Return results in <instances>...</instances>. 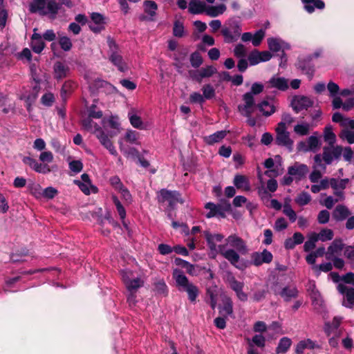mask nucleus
I'll return each mask as SVG.
<instances>
[{
	"mask_svg": "<svg viewBox=\"0 0 354 354\" xmlns=\"http://www.w3.org/2000/svg\"><path fill=\"white\" fill-rule=\"evenodd\" d=\"M311 100L305 96H295L291 102L292 109L297 112H299L304 109H306L312 105Z\"/></svg>",
	"mask_w": 354,
	"mask_h": 354,
	"instance_id": "aec40b11",
	"label": "nucleus"
},
{
	"mask_svg": "<svg viewBox=\"0 0 354 354\" xmlns=\"http://www.w3.org/2000/svg\"><path fill=\"white\" fill-rule=\"evenodd\" d=\"M28 255V250L26 248H22L20 251L17 250L15 252L12 253L10 255V260L13 263L21 262L24 261L22 257Z\"/></svg>",
	"mask_w": 354,
	"mask_h": 354,
	"instance_id": "5fc2aeb1",
	"label": "nucleus"
},
{
	"mask_svg": "<svg viewBox=\"0 0 354 354\" xmlns=\"http://www.w3.org/2000/svg\"><path fill=\"white\" fill-rule=\"evenodd\" d=\"M241 28L238 25L232 26L231 29L229 28H223L221 30V33L224 37L225 41L227 43H232L236 41L241 35Z\"/></svg>",
	"mask_w": 354,
	"mask_h": 354,
	"instance_id": "f3484780",
	"label": "nucleus"
},
{
	"mask_svg": "<svg viewBox=\"0 0 354 354\" xmlns=\"http://www.w3.org/2000/svg\"><path fill=\"white\" fill-rule=\"evenodd\" d=\"M89 23L90 29L94 32H100L104 28L105 20L104 17L97 12H93Z\"/></svg>",
	"mask_w": 354,
	"mask_h": 354,
	"instance_id": "6ab92c4d",
	"label": "nucleus"
},
{
	"mask_svg": "<svg viewBox=\"0 0 354 354\" xmlns=\"http://www.w3.org/2000/svg\"><path fill=\"white\" fill-rule=\"evenodd\" d=\"M266 35L265 30L260 29L252 35V44L254 46H258L261 44Z\"/></svg>",
	"mask_w": 354,
	"mask_h": 354,
	"instance_id": "774afa93",
	"label": "nucleus"
},
{
	"mask_svg": "<svg viewBox=\"0 0 354 354\" xmlns=\"http://www.w3.org/2000/svg\"><path fill=\"white\" fill-rule=\"evenodd\" d=\"M175 263L177 266L181 267L182 268H185L187 272L189 274H192L194 269L193 265L180 258H176Z\"/></svg>",
	"mask_w": 354,
	"mask_h": 354,
	"instance_id": "69168bd1",
	"label": "nucleus"
},
{
	"mask_svg": "<svg viewBox=\"0 0 354 354\" xmlns=\"http://www.w3.org/2000/svg\"><path fill=\"white\" fill-rule=\"evenodd\" d=\"M292 340L287 337H282L276 348L277 354H285L290 348Z\"/></svg>",
	"mask_w": 354,
	"mask_h": 354,
	"instance_id": "a19ab883",
	"label": "nucleus"
},
{
	"mask_svg": "<svg viewBox=\"0 0 354 354\" xmlns=\"http://www.w3.org/2000/svg\"><path fill=\"white\" fill-rule=\"evenodd\" d=\"M333 106L334 109L342 108L343 110L348 111L354 106V100L353 98H349L343 102L339 97H335L333 100Z\"/></svg>",
	"mask_w": 354,
	"mask_h": 354,
	"instance_id": "c9c22d12",
	"label": "nucleus"
},
{
	"mask_svg": "<svg viewBox=\"0 0 354 354\" xmlns=\"http://www.w3.org/2000/svg\"><path fill=\"white\" fill-rule=\"evenodd\" d=\"M154 289L157 294L167 296L168 295V288L163 280L158 281L154 283Z\"/></svg>",
	"mask_w": 354,
	"mask_h": 354,
	"instance_id": "4d7b16f0",
	"label": "nucleus"
},
{
	"mask_svg": "<svg viewBox=\"0 0 354 354\" xmlns=\"http://www.w3.org/2000/svg\"><path fill=\"white\" fill-rule=\"evenodd\" d=\"M268 87L285 91L288 88V80L284 77L275 75L268 82Z\"/></svg>",
	"mask_w": 354,
	"mask_h": 354,
	"instance_id": "393cba45",
	"label": "nucleus"
},
{
	"mask_svg": "<svg viewBox=\"0 0 354 354\" xmlns=\"http://www.w3.org/2000/svg\"><path fill=\"white\" fill-rule=\"evenodd\" d=\"M337 288L339 293L346 295V300L350 305H354V288H348L344 283H339Z\"/></svg>",
	"mask_w": 354,
	"mask_h": 354,
	"instance_id": "4c0bfd02",
	"label": "nucleus"
},
{
	"mask_svg": "<svg viewBox=\"0 0 354 354\" xmlns=\"http://www.w3.org/2000/svg\"><path fill=\"white\" fill-rule=\"evenodd\" d=\"M273 256L272 253L267 250L263 252H254L251 254L252 263L256 266H261L263 263H269L272 261Z\"/></svg>",
	"mask_w": 354,
	"mask_h": 354,
	"instance_id": "f8f14e48",
	"label": "nucleus"
},
{
	"mask_svg": "<svg viewBox=\"0 0 354 354\" xmlns=\"http://www.w3.org/2000/svg\"><path fill=\"white\" fill-rule=\"evenodd\" d=\"M324 139L329 146H334L336 142V136L333 131V127L330 125H328L324 128Z\"/></svg>",
	"mask_w": 354,
	"mask_h": 354,
	"instance_id": "c03bdc74",
	"label": "nucleus"
},
{
	"mask_svg": "<svg viewBox=\"0 0 354 354\" xmlns=\"http://www.w3.org/2000/svg\"><path fill=\"white\" fill-rule=\"evenodd\" d=\"M54 76L57 80L66 77L69 73V67L63 62H57L53 66Z\"/></svg>",
	"mask_w": 354,
	"mask_h": 354,
	"instance_id": "2f4dec72",
	"label": "nucleus"
},
{
	"mask_svg": "<svg viewBox=\"0 0 354 354\" xmlns=\"http://www.w3.org/2000/svg\"><path fill=\"white\" fill-rule=\"evenodd\" d=\"M96 137L100 140V143L113 156H117L118 153L111 142L109 136L106 134L102 129L95 133Z\"/></svg>",
	"mask_w": 354,
	"mask_h": 354,
	"instance_id": "4be33fe9",
	"label": "nucleus"
},
{
	"mask_svg": "<svg viewBox=\"0 0 354 354\" xmlns=\"http://www.w3.org/2000/svg\"><path fill=\"white\" fill-rule=\"evenodd\" d=\"M207 6L201 0H190L189 3V12L194 15L206 13Z\"/></svg>",
	"mask_w": 354,
	"mask_h": 354,
	"instance_id": "cd10ccee",
	"label": "nucleus"
},
{
	"mask_svg": "<svg viewBox=\"0 0 354 354\" xmlns=\"http://www.w3.org/2000/svg\"><path fill=\"white\" fill-rule=\"evenodd\" d=\"M316 245H304V250L306 252H309L306 257V261L310 265L315 264L316 258L322 257L324 254L326 255V253L324 247H319L313 251V250L316 248Z\"/></svg>",
	"mask_w": 354,
	"mask_h": 354,
	"instance_id": "9d476101",
	"label": "nucleus"
},
{
	"mask_svg": "<svg viewBox=\"0 0 354 354\" xmlns=\"http://www.w3.org/2000/svg\"><path fill=\"white\" fill-rule=\"evenodd\" d=\"M112 200H113V203L115 204V205L116 207L118 213L120 218L122 221H124V219L126 217V210H125L124 206L122 205V203H120L119 198L116 196L113 195L112 196Z\"/></svg>",
	"mask_w": 354,
	"mask_h": 354,
	"instance_id": "13d9d810",
	"label": "nucleus"
},
{
	"mask_svg": "<svg viewBox=\"0 0 354 354\" xmlns=\"http://www.w3.org/2000/svg\"><path fill=\"white\" fill-rule=\"evenodd\" d=\"M244 104L239 106L242 115L249 116L254 110V101L251 93H247L243 95Z\"/></svg>",
	"mask_w": 354,
	"mask_h": 354,
	"instance_id": "dca6fc26",
	"label": "nucleus"
},
{
	"mask_svg": "<svg viewBox=\"0 0 354 354\" xmlns=\"http://www.w3.org/2000/svg\"><path fill=\"white\" fill-rule=\"evenodd\" d=\"M315 165L313 166L314 170L310 174L309 178L312 183H317L322 177V174L317 170L318 168H322L323 170L326 169V166L322 163L321 154H316L314 157Z\"/></svg>",
	"mask_w": 354,
	"mask_h": 354,
	"instance_id": "412c9836",
	"label": "nucleus"
},
{
	"mask_svg": "<svg viewBox=\"0 0 354 354\" xmlns=\"http://www.w3.org/2000/svg\"><path fill=\"white\" fill-rule=\"evenodd\" d=\"M59 44L64 51H68L72 47V42L69 37L66 36H60L59 38Z\"/></svg>",
	"mask_w": 354,
	"mask_h": 354,
	"instance_id": "338daca9",
	"label": "nucleus"
},
{
	"mask_svg": "<svg viewBox=\"0 0 354 354\" xmlns=\"http://www.w3.org/2000/svg\"><path fill=\"white\" fill-rule=\"evenodd\" d=\"M278 105V102L275 99L267 98L259 104V108L264 115L269 116L276 111Z\"/></svg>",
	"mask_w": 354,
	"mask_h": 354,
	"instance_id": "2eb2a0df",
	"label": "nucleus"
},
{
	"mask_svg": "<svg viewBox=\"0 0 354 354\" xmlns=\"http://www.w3.org/2000/svg\"><path fill=\"white\" fill-rule=\"evenodd\" d=\"M223 256L232 264L237 263L239 260V255L234 250L230 249L223 253Z\"/></svg>",
	"mask_w": 354,
	"mask_h": 354,
	"instance_id": "0e129e2a",
	"label": "nucleus"
},
{
	"mask_svg": "<svg viewBox=\"0 0 354 354\" xmlns=\"http://www.w3.org/2000/svg\"><path fill=\"white\" fill-rule=\"evenodd\" d=\"M40 87L37 84L32 86L24 87L19 94V99L24 101L28 112L31 111V106L37 98Z\"/></svg>",
	"mask_w": 354,
	"mask_h": 354,
	"instance_id": "7ed1b4c3",
	"label": "nucleus"
},
{
	"mask_svg": "<svg viewBox=\"0 0 354 354\" xmlns=\"http://www.w3.org/2000/svg\"><path fill=\"white\" fill-rule=\"evenodd\" d=\"M82 124L86 129L94 133H96L101 129V127L97 123L94 122L90 118L84 119L82 121Z\"/></svg>",
	"mask_w": 354,
	"mask_h": 354,
	"instance_id": "3c124183",
	"label": "nucleus"
},
{
	"mask_svg": "<svg viewBox=\"0 0 354 354\" xmlns=\"http://www.w3.org/2000/svg\"><path fill=\"white\" fill-rule=\"evenodd\" d=\"M144 286V281L140 277L131 279L125 287L128 291L137 292L138 290Z\"/></svg>",
	"mask_w": 354,
	"mask_h": 354,
	"instance_id": "49530a36",
	"label": "nucleus"
},
{
	"mask_svg": "<svg viewBox=\"0 0 354 354\" xmlns=\"http://www.w3.org/2000/svg\"><path fill=\"white\" fill-rule=\"evenodd\" d=\"M227 282L230 285V288L233 290L235 292L243 290L244 287V283L243 282L237 281L233 275H230L227 277Z\"/></svg>",
	"mask_w": 354,
	"mask_h": 354,
	"instance_id": "603ef678",
	"label": "nucleus"
},
{
	"mask_svg": "<svg viewBox=\"0 0 354 354\" xmlns=\"http://www.w3.org/2000/svg\"><path fill=\"white\" fill-rule=\"evenodd\" d=\"M128 118L131 126L138 129H145V125L142 118L138 115V111L134 108L130 109L128 113Z\"/></svg>",
	"mask_w": 354,
	"mask_h": 354,
	"instance_id": "b1692460",
	"label": "nucleus"
},
{
	"mask_svg": "<svg viewBox=\"0 0 354 354\" xmlns=\"http://www.w3.org/2000/svg\"><path fill=\"white\" fill-rule=\"evenodd\" d=\"M308 171V167L304 164L295 162L292 166L288 169V174L292 176L297 180H301L306 176Z\"/></svg>",
	"mask_w": 354,
	"mask_h": 354,
	"instance_id": "a211bd4d",
	"label": "nucleus"
},
{
	"mask_svg": "<svg viewBox=\"0 0 354 354\" xmlns=\"http://www.w3.org/2000/svg\"><path fill=\"white\" fill-rule=\"evenodd\" d=\"M311 201L310 195L305 192H303L297 195L295 198V203L299 206H304L308 204Z\"/></svg>",
	"mask_w": 354,
	"mask_h": 354,
	"instance_id": "864d4df0",
	"label": "nucleus"
},
{
	"mask_svg": "<svg viewBox=\"0 0 354 354\" xmlns=\"http://www.w3.org/2000/svg\"><path fill=\"white\" fill-rule=\"evenodd\" d=\"M348 183V179H335L331 178L330 180V185L333 189H335V194L339 196L341 198H342V192L339 191V189H344L346 185Z\"/></svg>",
	"mask_w": 354,
	"mask_h": 354,
	"instance_id": "f704fd0d",
	"label": "nucleus"
},
{
	"mask_svg": "<svg viewBox=\"0 0 354 354\" xmlns=\"http://www.w3.org/2000/svg\"><path fill=\"white\" fill-rule=\"evenodd\" d=\"M343 148L339 145L328 146L323 148L321 155L322 160L326 165H330L334 160L338 159L342 153Z\"/></svg>",
	"mask_w": 354,
	"mask_h": 354,
	"instance_id": "0eeeda50",
	"label": "nucleus"
},
{
	"mask_svg": "<svg viewBox=\"0 0 354 354\" xmlns=\"http://www.w3.org/2000/svg\"><path fill=\"white\" fill-rule=\"evenodd\" d=\"M273 159L275 167L265 172V174L268 177H277L283 172L281 157L280 156H275Z\"/></svg>",
	"mask_w": 354,
	"mask_h": 354,
	"instance_id": "c756f323",
	"label": "nucleus"
},
{
	"mask_svg": "<svg viewBox=\"0 0 354 354\" xmlns=\"http://www.w3.org/2000/svg\"><path fill=\"white\" fill-rule=\"evenodd\" d=\"M28 189L30 193L37 199L42 198L44 189L41 186L36 183L29 184Z\"/></svg>",
	"mask_w": 354,
	"mask_h": 354,
	"instance_id": "09e8293b",
	"label": "nucleus"
},
{
	"mask_svg": "<svg viewBox=\"0 0 354 354\" xmlns=\"http://www.w3.org/2000/svg\"><path fill=\"white\" fill-rule=\"evenodd\" d=\"M308 241L306 243H315L318 241L326 242L330 241L333 237V233L331 230L324 229L319 233L310 232L308 234Z\"/></svg>",
	"mask_w": 354,
	"mask_h": 354,
	"instance_id": "9b49d317",
	"label": "nucleus"
},
{
	"mask_svg": "<svg viewBox=\"0 0 354 354\" xmlns=\"http://www.w3.org/2000/svg\"><path fill=\"white\" fill-rule=\"evenodd\" d=\"M216 72L217 71L215 67L213 66H207L190 73V75L193 80L198 82H201L203 79L210 77Z\"/></svg>",
	"mask_w": 354,
	"mask_h": 354,
	"instance_id": "ddd939ff",
	"label": "nucleus"
},
{
	"mask_svg": "<svg viewBox=\"0 0 354 354\" xmlns=\"http://www.w3.org/2000/svg\"><path fill=\"white\" fill-rule=\"evenodd\" d=\"M139 138L140 133L138 132L129 129L126 131L122 139L131 144L140 145Z\"/></svg>",
	"mask_w": 354,
	"mask_h": 354,
	"instance_id": "a18cd8bd",
	"label": "nucleus"
},
{
	"mask_svg": "<svg viewBox=\"0 0 354 354\" xmlns=\"http://www.w3.org/2000/svg\"><path fill=\"white\" fill-rule=\"evenodd\" d=\"M345 245H330L326 253V259H332L342 254Z\"/></svg>",
	"mask_w": 354,
	"mask_h": 354,
	"instance_id": "79ce46f5",
	"label": "nucleus"
},
{
	"mask_svg": "<svg viewBox=\"0 0 354 354\" xmlns=\"http://www.w3.org/2000/svg\"><path fill=\"white\" fill-rule=\"evenodd\" d=\"M22 161L24 164L28 165L34 171L39 174H48L51 171L50 167L46 164L38 162L34 158L25 156L23 158Z\"/></svg>",
	"mask_w": 354,
	"mask_h": 354,
	"instance_id": "4468645a",
	"label": "nucleus"
},
{
	"mask_svg": "<svg viewBox=\"0 0 354 354\" xmlns=\"http://www.w3.org/2000/svg\"><path fill=\"white\" fill-rule=\"evenodd\" d=\"M207 243H216L223 240V236L220 234H211L209 232H204Z\"/></svg>",
	"mask_w": 354,
	"mask_h": 354,
	"instance_id": "680f3d73",
	"label": "nucleus"
},
{
	"mask_svg": "<svg viewBox=\"0 0 354 354\" xmlns=\"http://www.w3.org/2000/svg\"><path fill=\"white\" fill-rule=\"evenodd\" d=\"M172 277L176 281L178 290L180 291L186 292L190 302L195 303L199 295L198 288L194 283L189 282L183 272L179 269L174 270Z\"/></svg>",
	"mask_w": 354,
	"mask_h": 354,
	"instance_id": "f257e3e1",
	"label": "nucleus"
},
{
	"mask_svg": "<svg viewBox=\"0 0 354 354\" xmlns=\"http://www.w3.org/2000/svg\"><path fill=\"white\" fill-rule=\"evenodd\" d=\"M102 122L104 126L107 124L109 127L115 131L111 133V137L120 131V122L118 115H111L107 118H104Z\"/></svg>",
	"mask_w": 354,
	"mask_h": 354,
	"instance_id": "7c9ffc66",
	"label": "nucleus"
},
{
	"mask_svg": "<svg viewBox=\"0 0 354 354\" xmlns=\"http://www.w3.org/2000/svg\"><path fill=\"white\" fill-rule=\"evenodd\" d=\"M286 124L283 122L278 124L276 129V142L279 145L284 146L289 150H292L293 141L290 138L289 133L286 131Z\"/></svg>",
	"mask_w": 354,
	"mask_h": 354,
	"instance_id": "6e6552de",
	"label": "nucleus"
},
{
	"mask_svg": "<svg viewBox=\"0 0 354 354\" xmlns=\"http://www.w3.org/2000/svg\"><path fill=\"white\" fill-rule=\"evenodd\" d=\"M267 41L268 48L272 52L283 51L284 50L290 49V45L280 38L270 37Z\"/></svg>",
	"mask_w": 354,
	"mask_h": 354,
	"instance_id": "5701e85b",
	"label": "nucleus"
},
{
	"mask_svg": "<svg viewBox=\"0 0 354 354\" xmlns=\"http://www.w3.org/2000/svg\"><path fill=\"white\" fill-rule=\"evenodd\" d=\"M201 90L205 100H210L215 96V89L209 84H205Z\"/></svg>",
	"mask_w": 354,
	"mask_h": 354,
	"instance_id": "bf43d9fd",
	"label": "nucleus"
},
{
	"mask_svg": "<svg viewBox=\"0 0 354 354\" xmlns=\"http://www.w3.org/2000/svg\"><path fill=\"white\" fill-rule=\"evenodd\" d=\"M73 183L86 195H89L91 193L95 194L98 191L97 188L92 184L88 175L86 174H83L81 176V180H74Z\"/></svg>",
	"mask_w": 354,
	"mask_h": 354,
	"instance_id": "1a4fd4ad",
	"label": "nucleus"
},
{
	"mask_svg": "<svg viewBox=\"0 0 354 354\" xmlns=\"http://www.w3.org/2000/svg\"><path fill=\"white\" fill-rule=\"evenodd\" d=\"M339 138L343 140H346L349 144L354 143V131L348 129H344L341 131Z\"/></svg>",
	"mask_w": 354,
	"mask_h": 354,
	"instance_id": "052dcab7",
	"label": "nucleus"
},
{
	"mask_svg": "<svg viewBox=\"0 0 354 354\" xmlns=\"http://www.w3.org/2000/svg\"><path fill=\"white\" fill-rule=\"evenodd\" d=\"M234 185L238 189L242 191H249L250 189V185L248 178L243 175H236L234 178Z\"/></svg>",
	"mask_w": 354,
	"mask_h": 354,
	"instance_id": "e433bc0d",
	"label": "nucleus"
},
{
	"mask_svg": "<svg viewBox=\"0 0 354 354\" xmlns=\"http://www.w3.org/2000/svg\"><path fill=\"white\" fill-rule=\"evenodd\" d=\"M259 196H261V198L263 200L264 204L267 207L273 208L276 210L281 209V204L276 199L270 200L271 195L269 194L266 190L263 192L259 190Z\"/></svg>",
	"mask_w": 354,
	"mask_h": 354,
	"instance_id": "c85d7f7f",
	"label": "nucleus"
},
{
	"mask_svg": "<svg viewBox=\"0 0 354 354\" xmlns=\"http://www.w3.org/2000/svg\"><path fill=\"white\" fill-rule=\"evenodd\" d=\"M283 213L288 217L291 222H295L297 219L296 212L292 209L290 204L286 203L283 207Z\"/></svg>",
	"mask_w": 354,
	"mask_h": 354,
	"instance_id": "e2e57ef3",
	"label": "nucleus"
},
{
	"mask_svg": "<svg viewBox=\"0 0 354 354\" xmlns=\"http://www.w3.org/2000/svg\"><path fill=\"white\" fill-rule=\"evenodd\" d=\"M310 125L306 122H302L295 126V132L300 136H306L309 133Z\"/></svg>",
	"mask_w": 354,
	"mask_h": 354,
	"instance_id": "6e6d98bb",
	"label": "nucleus"
},
{
	"mask_svg": "<svg viewBox=\"0 0 354 354\" xmlns=\"http://www.w3.org/2000/svg\"><path fill=\"white\" fill-rule=\"evenodd\" d=\"M158 199L160 203H168L170 208L174 209L177 203H183L184 201L180 194L176 191L162 189L160 191Z\"/></svg>",
	"mask_w": 354,
	"mask_h": 354,
	"instance_id": "39448f33",
	"label": "nucleus"
},
{
	"mask_svg": "<svg viewBox=\"0 0 354 354\" xmlns=\"http://www.w3.org/2000/svg\"><path fill=\"white\" fill-rule=\"evenodd\" d=\"M108 45L109 48V59L118 67L120 71H125L128 67L122 56L119 53V48L115 41L112 39H108Z\"/></svg>",
	"mask_w": 354,
	"mask_h": 354,
	"instance_id": "20e7f679",
	"label": "nucleus"
},
{
	"mask_svg": "<svg viewBox=\"0 0 354 354\" xmlns=\"http://www.w3.org/2000/svg\"><path fill=\"white\" fill-rule=\"evenodd\" d=\"M304 3H306L305 9L310 13L314 11V6L322 9L324 7V3L321 0H302Z\"/></svg>",
	"mask_w": 354,
	"mask_h": 354,
	"instance_id": "de8ad7c7",
	"label": "nucleus"
},
{
	"mask_svg": "<svg viewBox=\"0 0 354 354\" xmlns=\"http://www.w3.org/2000/svg\"><path fill=\"white\" fill-rule=\"evenodd\" d=\"M37 28L33 30L34 33L31 37L30 46L35 53H40L44 48L45 44L43 41L42 37L37 32Z\"/></svg>",
	"mask_w": 354,
	"mask_h": 354,
	"instance_id": "bb28decb",
	"label": "nucleus"
},
{
	"mask_svg": "<svg viewBox=\"0 0 354 354\" xmlns=\"http://www.w3.org/2000/svg\"><path fill=\"white\" fill-rule=\"evenodd\" d=\"M223 306H219V313L223 316H232L233 314V302L228 296H225L222 299Z\"/></svg>",
	"mask_w": 354,
	"mask_h": 354,
	"instance_id": "473e14b6",
	"label": "nucleus"
},
{
	"mask_svg": "<svg viewBox=\"0 0 354 354\" xmlns=\"http://www.w3.org/2000/svg\"><path fill=\"white\" fill-rule=\"evenodd\" d=\"M227 7L225 4L207 6L206 15L211 17H216L226 11Z\"/></svg>",
	"mask_w": 354,
	"mask_h": 354,
	"instance_id": "ea45409f",
	"label": "nucleus"
},
{
	"mask_svg": "<svg viewBox=\"0 0 354 354\" xmlns=\"http://www.w3.org/2000/svg\"><path fill=\"white\" fill-rule=\"evenodd\" d=\"M205 209L209 211L206 214L207 218L214 216L224 217V213L222 211L221 205H216L212 203H207L205 206Z\"/></svg>",
	"mask_w": 354,
	"mask_h": 354,
	"instance_id": "58836bf2",
	"label": "nucleus"
},
{
	"mask_svg": "<svg viewBox=\"0 0 354 354\" xmlns=\"http://www.w3.org/2000/svg\"><path fill=\"white\" fill-rule=\"evenodd\" d=\"M228 131H219L212 135L203 137V141L209 145H213L221 142L227 136Z\"/></svg>",
	"mask_w": 354,
	"mask_h": 354,
	"instance_id": "72a5a7b5",
	"label": "nucleus"
},
{
	"mask_svg": "<svg viewBox=\"0 0 354 354\" xmlns=\"http://www.w3.org/2000/svg\"><path fill=\"white\" fill-rule=\"evenodd\" d=\"M349 214V210L344 205H337L333 213L334 218L337 221L344 220Z\"/></svg>",
	"mask_w": 354,
	"mask_h": 354,
	"instance_id": "37998d69",
	"label": "nucleus"
},
{
	"mask_svg": "<svg viewBox=\"0 0 354 354\" xmlns=\"http://www.w3.org/2000/svg\"><path fill=\"white\" fill-rule=\"evenodd\" d=\"M60 8V4L55 0H32L30 10L32 12H38L54 18Z\"/></svg>",
	"mask_w": 354,
	"mask_h": 354,
	"instance_id": "f03ea898",
	"label": "nucleus"
},
{
	"mask_svg": "<svg viewBox=\"0 0 354 354\" xmlns=\"http://www.w3.org/2000/svg\"><path fill=\"white\" fill-rule=\"evenodd\" d=\"M274 294L276 295H280L286 301H289L292 298H296L298 296V290L295 287L286 286L283 288L280 291H277L275 288L274 290Z\"/></svg>",
	"mask_w": 354,
	"mask_h": 354,
	"instance_id": "a878e982",
	"label": "nucleus"
},
{
	"mask_svg": "<svg viewBox=\"0 0 354 354\" xmlns=\"http://www.w3.org/2000/svg\"><path fill=\"white\" fill-rule=\"evenodd\" d=\"M321 138L317 136V133H315L313 136L308 138L306 140L299 142L297 149L302 152H316L321 148Z\"/></svg>",
	"mask_w": 354,
	"mask_h": 354,
	"instance_id": "423d86ee",
	"label": "nucleus"
},
{
	"mask_svg": "<svg viewBox=\"0 0 354 354\" xmlns=\"http://www.w3.org/2000/svg\"><path fill=\"white\" fill-rule=\"evenodd\" d=\"M145 12L148 14L149 19H152L156 15L157 10V5L154 1H146L144 3Z\"/></svg>",
	"mask_w": 354,
	"mask_h": 354,
	"instance_id": "8fccbe9b",
	"label": "nucleus"
}]
</instances>
